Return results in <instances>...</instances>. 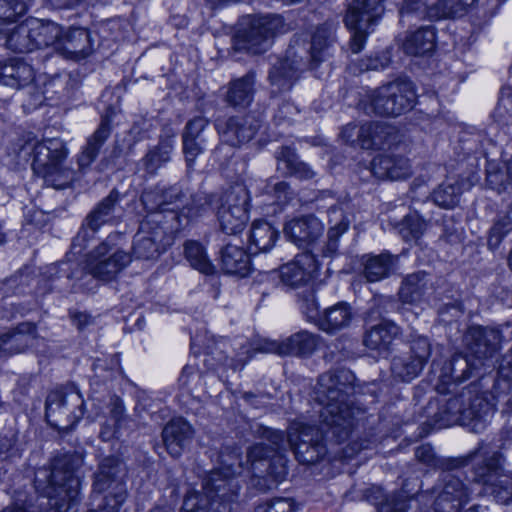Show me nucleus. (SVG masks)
<instances>
[{
	"label": "nucleus",
	"mask_w": 512,
	"mask_h": 512,
	"mask_svg": "<svg viewBox=\"0 0 512 512\" xmlns=\"http://www.w3.org/2000/svg\"><path fill=\"white\" fill-rule=\"evenodd\" d=\"M34 326L23 324L17 332L0 336V356L22 352L26 346L35 340Z\"/></svg>",
	"instance_id": "29"
},
{
	"label": "nucleus",
	"mask_w": 512,
	"mask_h": 512,
	"mask_svg": "<svg viewBox=\"0 0 512 512\" xmlns=\"http://www.w3.org/2000/svg\"><path fill=\"white\" fill-rule=\"evenodd\" d=\"M52 479H53V481L56 479V472L55 471L52 472Z\"/></svg>",
	"instance_id": "64"
},
{
	"label": "nucleus",
	"mask_w": 512,
	"mask_h": 512,
	"mask_svg": "<svg viewBox=\"0 0 512 512\" xmlns=\"http://www.w3.org/2000/svg\"><path fill=\"white\" fill-rule=\"evenodd\" d=\"M431 449L429 447L422 446L417 449L416 456L421 460H428Z\"/></svg>",
	"instance_id": "57"
},
{
	"label": "nucleus",
	"mask_w": 512,
	"mask_h": 512,
	"mask_svg": "<svg viewBox=\"0 0 512 512\" xmlns=\"http://www.w3.org/2000/svg\"><path fill=\"white\" fill-rule=\"evenodd\" d=\"M460 188L452 183L442 184L433 193L434 202L444 208H453L459 202Z\"/></svg>",
	"instance_id": "41"
},
{
	"label": "nucleus",
	"mask_w": 512,
	"mask_h": 512,
	"mask_svg": "<svg viewBox=\"0 0 512 512\" xmlns=\"http://www.w3.org/2000/svg\"><path fill=\"white\" fill-rule=\"evenodd\" d=\"M83 415V411H82V408L79 409V412L78 414H75L73 417H74V421H77L78 419H80Z\"/></svg>",
	"instance_id": "60"
},
{
	"label": "nucleus",
	"mask_w": 512,
	"mask_h": 512,
	"mask_svg": "<svg viewBox=\"0 0 512 512\" xmlns=\"http://www.w3.org/2000/svg\"><path fill=\"white\" fill-rule=\"evenodd\" d=\"M106 467H107L106 462L102 463V465L100 467V471L96 475L95 484H94L96 489H99V490L103 489L105 481L109 480L111 477L110 472L106 471Z\"/></svg>",
	"instance_id": "54"
},
{
	"label": "nucleus",
	"mask_w": 512,
	"mask_h": 512,
	"mask_svg": "<svg viewBox=\"0 0 512 512\" xmlns=\"http://www.w3.org/2000/svg\"><path fill=\"white\" fill-rule=\"evenodd\" d=\"M297 505L291 498H275L259 504L254 512H296Z\"/></svg>",
	"instance_id": "44"
},
{
	"label": "nucleus",
	"mask_w": 512,
	"mask_h": 512,
	"mask_svg": "<svg viewBox=\"0 0 512 512\" xmlns=\"http://www.w3.org/2000/svg\"><path fill=\"white\" fill-rule=\"evenodd\" d=\"M231 456L222 460V467L213 470L202 480L203 494L189 493L184 499L180 512H211L209 505L217 512H228L234 502L239 485L234 480L236 474H241L245 468L239 465L232 470Z\"/></svg>",
	"instance_id": "3"
},
{
	"label": "nucleus",
	"mask_w": 512,
	"mask_h": 512,
	"mask_svg": "<svg viewBox=\"0 0 512 512\" xmlns=\"http://www.w3.org/2000/svg\"><path fill=\"white\" fill-rule=\"evenodd\" d=\"M3 512H25L22 507L5 509Z\"/></svg>",
	"instance_id": "58"
},
{
	"label": "nucleus",
	"mask_w": 512,
	"mask_h": 512,
	"mask_svg": "<svg viewBox=\"0 0 512 512\" xmlns=\"http://www.w3.org/2000/svg\"><path fill=\"white\" fill-rule=\"evenodd\" d=\"M509 264H510V267L512 268V251H511V254H510V257H509Z\"/></svg>",
	"instance_id": "63"
},
{
	"label": "nucleus",
	"mask_w": 512,
	"mask_h": 512,
	"mask_svg": "<svg viewBox=\"0 0 512 512\" xmlns=\"http://www.w3.org/2000/svg\"><path fill=\"white\" fill-rule=\"evenodd\" d=\"M192 436V428L182 418L171 420L163 429V441L167 451L178 457L188 445Z\"/></svg>",
	"instance_id": "20"
},
{
	"label": "nucleus",
	"mask_w": 512,
	"mask_h": 512,
	"mask_svg": "<svg viewBox=\"0 0 512 512\" xmlns=\"http://www.w3.org/2000/svg\"><path fill=\"white\" fill-rule=\"evenodd\" d=\"M267 448L259 443L251 447L247 454V471H252L255 475L259 476L263 472V467L266 468V474L272 478L276 483L283 481L287 474L285 460L282 455L271 456Z\"/></svg>",
	"instance_id": "13"
},
{
	"label": "nucleus",
	"mask_w": 512,
	"mask_h": 512,
	"mask_svg": "<svg viewBox=\"0 0 512 512\" xmlns=\"http://www.w3.org/2000/svg\"><path fill=\"white\" fill-rule=\"evenodd\" d=\"M68 152L64 143L57 138L37 140L28 136L21 145L17 157L20 161L32 160L34 172L44 178L55 173Z\"/></svg>",
	"instance_id": "7"
},
{
	"label": "nucleus",
	"mask_w": 512,
	"mask_h": 512,
	"mask_svg": "<svg viewBox=\"0 0 512 512\" xmlns=\"http://www.w3.org/2000/svg\"><path fill=\"white\" fill-rule=\"evenodd\" d=\"M316 347V338L309 332L303 331L287 338L283 343H278L269 339H259L254 343L241 344L240 350L236 354V360H226L224 365L232 367L234 370L242 368L252 357V351H261L266 353L278 354H308Z\"/></svg>",
	"instance_id": "8"
},
{
	"label": "nucleus",
	"mask_w": 512,
	"mask_h": 512,
	"mask_svg": "<svg viewBox=\"0 0 512 512\" xmlns=\"http://www.w3.org/2000/svg\"><path fill=\"white\" fill-rule=\"evenodd\" d=\"M125 499L126 491L121 486L113 497L106 498L105 507L101 508L100 510H91L89 512H118L120 505L125 501Z\"/></svg>",
	"instance_id": "50"
},
{
	"label": "nucleus",
	"mask_w": 512,
	"mask_h": 512,
	"mask_svg": "<svg viewBox=\"0 0 512 512\" xmlns=\"http://www.w3.org/2000/svg\"><path fill=\"white\" fill-rule=\"evenodd\" d=\"M5 240L4 234L0 231V244H2Z\"/></svg>",
	"instance_id": "61"
},
{
	"label": "nucleus",
	"mask_w": 512,
	"mask_h": 512,
	"mask_svg": "<svg viewBox=\"0 0 512 512\" xmlns=\"http://www.w3.org/2000/svg\"><path fill=\"white\" fill-rule=\"evenodd\" d=\"M109 135V127L106 123H102L92 138L89 139L87 146L79 156V165L84 168L88 166L96 156L98 148L107 139Z\"/></svg>",
	"instance_id": "38"
},
{
	"label": "nucleus",
	"mask_w": 512,
	"mask_h": 512,
	"mask_svg": "<svg viewBox=\"0 0 512 512\" xmlns=\"http://www.w3.org/2000/svg\"><path fill=\"white\" fill-rule=\"evenodd\" d=\"M66 410V401L62 394L55 392L48 395L46 401V418L51 425L58 427L59 424L52 418L56 412L59 411L64 414Z\"/></svg>",
	"instance_id": "45"
},
{
	"label": "nucleus",
	"mask_w": 512,
	"mask_h": 512,
	"mask_svg": "<svg viewBox=\"0 0 512 512\" xmlns=\"http://www.w3.org/2000/svg\"><path fill=\"white\" fill-rule=\"evenodd\" d=\"M324 232V224L313 215L293 218L285 224L284 234L298 247L316 242Z\"/></svg>",
	"instance_id": "15"
},
{
	"label": "nucleus",
	"mask_w": 512,
	"mask_h": 512,
	"mask_svg": "<svg viewBox=\"0 0 512 512\" xmlns=\"http://www.w3.org/2000/svg\"><path fill=\"white\" fill-rule=\"evenodd\" d=\"M385 0H349L345 25L351 31V50L358 53L364 47L367 36L384 14Z\"/></svg>",
	"instance_id": "6"
},
{
	"label": "nucleus",
	"mask_w": 512,
	"mask_h": 512,
	"mask_svg": "<svg viewBox=\"0 0 512 512\" xmlns=\"http://www.w3.org/2000/svg\"><path fill=\"white\" fill-rule=\"evenodd\" d=\"M486 171V182L490 189L500 195L512 194V161H488Z\"/></svg>",
	"instance_id": "22"
},
{
	"label": "nucleus",
	"mask_w": 512,
	"mask_h": 512,
	"mask_svg": "<svg viewBox=\"0 0 512 512\" xmlns=\"http://www.w3.org/2000/svg\"><path fill=\"white\" fill-rule=\"evenodd\" d=\"M221 265L227 274L244 277L250 272V256L239 246L227 244L221 252Z\"/></svg>",
	"instance_id": "27"
},
{
	"label": "nucleus",
	"mask_w": 512,
	"mask_h": 512,
	"mask_svg": "<svg viewBox=\"0 0 512 512\" xmlns=\"http://www.w3.org/2000/svg\"><path fill=\"white\" fill-rule=\"evenodd\" d=\"M219 131L223 133V136L227 142L231 145L241 144L249 141L253 138L257 127L253 126L247 119L240 122L236 119H231L227 123L225 130H222L221 123L217 124Z\"/></svg>",
	"instance_id": "31"
},
{
	"label": "nucleus",
	"mask_w": 512,
	"mask_h": 512,
	"mask_svg": "<svg viewBox=\"0 0 512 512\" xmlns=\"http://www.w3.org/2000/svg\"><path fill=\"white\" fill-rule=\"evenodd\" d=\"M290 29L282 16L265 15L254 16L249 19L247 29L241 35L244 48L252 53H261L271 44L272 38Z\"/></svg>",
	"instance_id": "11"
},
{
	"label": "nucleus",
	"mask_w": 512,
	"mask_h": 512,
	"mask_svg": "<svg viewBox=\"0 0 512 512\" xmlns=\"http://www.w3.org/2000/svg\"><path fill=\"white\" fill-rule=\"evenodd\" d=\"M390 62L388 51L382 52L380 55L370 57L361 65V71L384 69Z\"/></svg>",
	"instance_id": "49"
},
{
	"label": "nucleus",
	"mask_w": 512,
	"mask_h": 512,
	"mask_svg": "<svg viewBox=\"0 0 512 512\" xmlns=\"http://www.w3.org/2000/svg\"><path fill=\"white\" fill-rule=\"evenodd\" d=\"M469 336L477 337V342L475 344V347L472 348V350L476 354H479V357H486L487 355H491L492 352L495 350L494 347H489V345L486 343L488 336H492L493 339L497 338V335L494 331H488L484 328L477 327L472 328L469 331L467 338Z\"/></svg>",
	"instance_id": "42"
},
{
	"label": "nucleus",
	"mask_w": 512,
	"mask_h": 512,
	"mask_svg": "<svg viewBox=\"0 0 512 512\" xmlns=\"http://www.w3.org/2000/svg\"><path fill=\"white\" fill-rule=\"evenodd\" d=\"M185 255L193 268L204 274H211L214 266L207 258L203 247L194 241H189L185 245Z\"/></svg>",
	"instance_id": "37"
},
{
	"label": "nucleus",
	"mask_w": 512,
	"mask_h": 512,
	"mask_svg": "<svg viewBox=\"0 0 512 512\" xmlns=\"http://www.w3.org/2000/svg\"><path fill=\"white\" fill-rule=\"evenodd\" d=\"M288 190V185L285 182H279L275 185V194L278 199L281 200L282 194H284V198H286V193Z\"/></svg>",
	"instance_id": "55"
},
{
	"label": "nucleus",
	"mask_w": 512,
	"mask_h": 512,
	"mask_svg": "<svg viewBox=\"0 0 512 512\" xmlns=\"http://www.w3.org/2000/svg\"><path fill=\"white\" fill-rule=\"evenodd\" d=\"M333 34V28L330 25H323L317 29L311 39L309 52L305 48L301 51L291 46L287 51V57L275 65L270 72V80L272 85L278 86L280 89H289L292 85V79L295 73L303 65L304 58L309 60L312 65L323 61L329 54L330 40Z\"/></svg>",
	"instance_id": "4"
},
{
	"label": "nucleus",
	"mask_w": 512,
	"mask_h": 512,
	"mask_svg": "<svg viewBox=\"0 0 512 512\" xmlns=\"http://www.w3.org/2000/svg\"><path fill=\"white\" fill-rule=\"evenodd\" d=\"M192 371V368L185 367L182 372L181 381H183L184 384H186V381H184L185 375Z\"/></svg>",
	"instance_id": "59"
},
{
	"label": "nucleus",
	"mask_w": 512,
	"mask_h": 512,
	"mask_svg": "<svg viewBox=\"0 0 512 512\" xmlns=\"http://www.w3.org/2000/svg\"><path fill=\"white\" fill-rule=\"evenodd\" d=\"M89 33L84 28H74L64 36H58L55 50L62 53H85Z\"/></svg>",
	"instance_id": "30"
},
{
	"label": "nucleus",
	"mask_w": 512,
	"mask_h": 512,
	"mask_svg": "<svg viewBox=\"0 0 512 512\" xmlns=\"http://www.w3.org/2000/svg\"><path fill=\"white\" fill-rule=\"evenodd\" d=\"M477 0H405L399 9L400 22L410 18L430 20L460 18L470 13Z\"/></svg>",
	"instance_id": "5"
},
{
	"label": "nucleus",
	"mask_w": 512,
	"mask_h": 512,
	"mask_svg": "<svg viewBox=\"0 0 512 512\" xmlns=\"http://www.w3.org/2000/svg\"><path fill=\"white\" fill-rule=\"evenodd\" d=\"M399 334V327L389 321H383L368 330L364 344L367 348L377 351L380 355L387 352L389 345Z\"/></svg>",
	"instance_id": "23"
},
{
	"label": "nucleus",
	"mask_w": 512,
	"mask_h": 512,
	"mask_svg": "<svg viewBox=\"0 0 512 512\" xmlns=\"http://www.w3.org/2000/svg\"><path fill=\"white\" fill-rule=\"evenodd\" d=\"M424 278L425 274L422 272L405 278L399 291L400 299L404 305H413L421 300L426 285Z\"/></svg>",
	"instance_id": "36"
},
{
	"label": "nucleus",
	"mask_w": 512,
	"mask_h": 512,
	"mask_svg": "<svg viewBox=\"0 0 512 512\" xmlns=\"http://www.w3.org/2000/svg\"><path fill=\"white\" fill-rule=\"evenodd\" d=\"M426 223L416 213L408 215L402 224L401 233L403 237L408 240L417 239L424 231Z\"/></svg>",
	"instance_id": "43"
},
{
	"label": "nucleus",
	"mask_w": 512,
	"mask_h": 512,
	"mask_svg": "<svg viewBox=\"0 0 512 512\" xmlns=\"http://www.w3.org/2000/svg\"><path fill=\"white\" fill-rule=\"evenodd\" d=\"M512 232V201L502 209L497 216V219L492 226L489 237L488 246L491 250L499 247L501 241L505 236Z\"/></svg>",
	"instance_id": "32"
},
{
	"label": "nucleus",
	"mask_w": 512,
	"mask_h": 512,
	"mask_svg": "<svg viewBox=\"0 0 512 512\" xmlns=\"http://www.w3.org/2000/svg\"><path fill=\"white\" fill-rule=\"evenodd\" d=\"M329 222L331 227L328 232L327 252L332 254L337 250L338 238L347 231L350 221L341 207H334L329 210Z\"/></svg>",
	"instance_id": "35"
},
{
	"label": "nucleus",
	"mask_w": 512,
	"mask_h": 512,
	"mask_svg": "<svg viewBox=\"0 0 512 512\" xmlns=\"http://www.w3.org/2000/svg\"><path fill=\"white\" fill-rule=\"evenodd\" d=\"M17 86H25L34 80V70L33 68L23 62L20 59H17Z\"/></svg>",
	"instance_id": "51"
},
{
	"label": "nucleus",
	"mask_w": 512,
	"mask_h": 512,
	"mask_svg": "<svg viewBox=\"0 0 512 512\" xmlns=\"http://www.w3.org/2000/svg\"><path fill=\"white\" fill-rule=\"evenodd\" d=\"M67 480H68L69 482H71V483H74V482H75V483L77 484V481H75V480H73V479H72L71 474H69V476H68Z\"/></svg>",
	"instance_id": "62"
},
{
	"label": "nucleus",
	"mask_w": 512,
	"mask_h": 512,
	"mask_svg": "<svg viewBox=\"0 0 512 512\" xmlns=\"http://www.w3.org/2000/svg\"><path fill=\"white\" fill-rule=\"evenodd\" d=\"M277 159L278 170L283 174L296 175L303 179H309L314 176L312 169L306 163L300 162L290 150H283Z\"/></svg>",
	"instance_id": "34"
},
{
	"label": "nucleus",
	"mask_w": 512,
	"mask_h": 512,
	"mask_svg": "<svg viewBox=\"0 0 512 512\" xmlns=\"http://www.w3.org/2000/svg\"><path fill=\"white\" fill-rule=\"evenodd\" d=\"M398 258L388 253L367 255L363 258L364 276L369 282H377L388 277L394 270Z\"/></svg>",
	"instance_id": "28"
},
{
	"label": "nucleus",
	"mask_w": 512,
	"mask_h": 512,
	"mask_svg": "<svg viewBox=\"0 0 512 512\" xmlns=\"http://www.w3.org/2000/svg\"><path fill=\"white\" fill-rule=\"evenodd\" d=\"M174 148V140L167 138L162 140L156 149L149 152L147 155V166L148 169L154 171L162 163L167 162L170 159V154Z\"/></svg>",
	"instance_id": "40"
},
{
	"label": "nucleus",
	"mask_w": 512,
	"mask_h": 512,
	"mask_svg": "<svg viewBox=\"0 0 512 512\" xmlns=\"http://www.w3.org/2000/svg\"><path fill=\"white\" fill-rule=\"evenodd\" d=\"M163 234L162 228L157 227L150 231L148 223L143 222L135 236L133 245L135 258L145 260L156 258L165 249V246L170 244L168 238L163 242Z\"/></svg>",
	"instance_id": "16"
},
{
	"label": "nucleus",
	"mask_w": 512,
	"mask_h": 512,
	"mask_svg": "<svg viewBox=\"0 0 512 512\" xmlns=\"http://www.w3.org/2000/svg\"><path fill=\"white\" fill-rule=\"evenodd\" d=\"M318 263L309 252L300 253L279 270L281 282L291 288L307 284L317 273Z\"/></svg>",
	"instance_id": "14"
},
{
	"label": "nucleus",
	"mask_w": 512,
	"mask_h": 512,
	"mask_svg": "<svg viewBox=\"0 0 512 512\" xmlns=\"http://www.w3.org/2000/svg\"><path fill=\"white\" fill-rule=\"evenodd\" d=\"M131 262V257L121 250H113L108 243L101 244L90 256L91 274L101 281L108 282Z\"/></svg>",
	"instance_id": "12"
},
{
	"label": "nucleus",
	"mask_w": 512,
	"mask_h": 512,
	"mask_svg": "<svg viewBox=\"0 0 512 512\" xmlns=\"http://www.w3.org/2000/svg\"><path fill=\"white\" fill-rule=\"evenodd\" d=\"M416 93L409 80H397L375 91L372 104L378 114L397 116L415 103Z\"/></svg>",
	"instance_id": "10"
},
{
	"label": "nucleus",
	"mask_w": 512,
	"mask_h": 512,
	"mask_svg": "<svg viewBox=\"0 0 512 512\" xmlns=\"http://www.w3.org/2000/svg\"><path fill=\"white\" fill-rule=\"evenodd\" d=\"M414 357L409 363L394 361L392 372L403 381L409 382L414 379L423 369L430 354V344L427 338L420 337L412 345Z\"/></svg>",
	"instance_id": "19"
},
{
	"label": "nucleus",
	"mask_w": 512,
	"mask_h": 512,
	"mask_svg": "<svg viewBox=\"0 0 512 512\" xmlns=\"http://www.w3.org/2000/svg\"><path fill=\"white\" fill-rule=\"evenodd\" d=\"M278 238L275 228L266 221H254L249 233L248 251L256 255L270 250Z\"/></svg>",
	"instance_id": "24"
},
{
	"label": "nucleus",
	"mask_w": 512,
	"mask_h": 512,
	"mask_svg": "<svg viewBox=\"0 0 512 512\" xmlns=\"http://www.w3.org/2000/svg\"><path fill=\"white\" fill-rule=\"evenodd\" d=\"M197 139L189 134H183V150L188 166H191L196 156L201 152V144Z\"/></svg>",
	"instance_id": "48"
},
{
	"label": "nucleus",
	"mask_w": 512,
	"mask_h": 512,
	"mask_svg": "<svg viewBox=\"0 0 512 512\" xmlns=\"http://www.w3.org/2000/svg\"><path fill=\"white\" fill-rule=\"evenodd\" d=\"M108 412L110 414V421L112 422L111 426L110 424H106L102 431L101 436L104 440H109L114 436L116 433V429L119 426L123 416H124V407L122 404V401L115 397L111 398L110 404L107 407Z\"/></svg>",
	"instance_id": "39"
},
{
	"label": "nucleus",
	"mask_w": 512,
	"mask_h": 512,
	"mask_svg": "<svg viewBox=\"0 0 512 512\" xmlns=\"http://www.w3.org/2000/svg\"><path fill=\"white\" fill-rule=\"evenodd\" d=\"M476 476L477 481L485 485L486 493L494 495L498 502L507 503L509 501L511 494L506 487H503L505 480H500L503 475L499 455H493L486 467L476 472Z\"/></svg>",
	"instance_id": "18"
},
{
	"label": "nucleus",
	"mask_w": 512,
	"mask_h": 512,
	"mask_svg": "<svg viewBox=\"0 0 512 512\" xmlns=\"http://www.w3.org/2000/svg\"><path fill=\"white\" fill-rule=\"evenodd\" d=\"M351 308L346 303H338L326 309L317 319L318 327L327 332L334 333L348 327L352 321Z\"/></svg>",
	"instance_id": "25"
},
{
	"label": "nucleus",
	"mask_w": 512,
	"mask_h": 512,
	"mask_svg": "<svg viewBox=\"0 0 512 512\" xmlns=\"http://www.w3.org/2000/svg\"><path fill=\"white\" fill-rule=\"evenodd\" d=\"M17 58L0 62V84L5 86H17Z\"/></svg>",
	"instance_id": "47"
},
{
	"label": "nucleus",
	"mask_w": 512,
	"mask_h": 512,
	"mask_svg": "<svg viewBox=\"0 0 512 512\" xmlns=\"http://www.w3.org/2000/svg\"><path fill=\"white\" fill-rule=\"evenodd\" d=\"M115 203V198L110 194L104 201H102L97 209L91 215V224L97 228L101 223L108 221V216Z\"/></svg>",
	"instance_id": "46"
},
{
	"label": "nucleus",
	"mask_w": 512,
	"mask_h": 512,
	"mask_svg": "<svg viewBox=\"0 0 512 512\" xmlns=\"http://www.w3.org/2000/svg\"><path fill=\"white\" fill-rule=\"evenodd\" d=\"M354 375L349 370L329 372L320 376L315 388V399L320 406L321 425L318 428L292 423L287 442L302 463H315L319 459V445L325 440L341 442L348 437L353 412L347 404L352 391Z\"/></svg>",
	"instance_id": "1"
},
{
	"label": "nucleus",
	"mask_w": 512,
	"mask_h": 512,
	"mask_svg": "<svg viewBox=\"0 0 512 512\" xmlns=\"http://www.w3.org/2000/svg\"><path fill=\"white\" fill-rule=\"evenodd\" d=\"M217 210L221 229L227 234H237L245 228L249 220V194L243 185H236L215 200L206 201Z\"/></svg>",
	"instance_id": "9"
},
{
	"label": "nucleus",
	"mask_w": 512,
	"mask_h": 512,
	"mask_svg": "<svg viewBox=\"0 0 512 512\" xmlns=\"http://www.w3.org/2000/svg\"><path fill=\"white\" fill-rule=\"evenodd\" d=\"M436 33L432 26L421 27L409 33L402 42V48L409 55H424L433 51Z\"/></svg>",
	"instance_id": "26"
},
{
	"label": "nucleus",
	"mask_w": 512,
	"mask_h": 512,
	"mask_svg": "<svg viewBox=\"0 0 512 512\" xmlns=\"http://www.w3.org/2000/svg\"><path fill=\"white\" fill-rule=\"evenodd\" d=\"M485 407H486V410L484 411L483 415L475 413L471 417L472 428L476 432L481 430V429H483L484 426H485V423L487 422V418L489 416L490 408L488 407L487 404L485 405Z\"/></svg>",
	"instance_id": "53"
},
{
	"label": "nucleus",
	"mask_w": 512,
	"mask_h": 512,
	"mask_svg": "<svg viewBox=\"0 0 512 512\" xmlns=\"http://www.w3.org/2000/svg\"><path fill=\"white\" fill-rule=\"evenodd\" d=\"M371 166L373 174L378 178L399 180L410 174L409 161L403 157L377 156L373 159Z\"/></svg>",
	"instance_id": "21"
},
{
	"label": "nucleus",
	"mask_w": 512,
	"mask_h": 512,
	"mask_svg": "<svg viewBox=\"0 0 512 512\" xmlns=\"http://www.w3.org/2000/svg\"><path fill=\"white\" fill-rule=\"evenodd\" d=\"M27 8V0H0V34L5 35L7 48L18 52H31L48 46L56 48L62 29L54 22L29 18L13 28L5 27L14 24Z\"/></svg>",
	"instance_id": "2"
},
{
	"label": "nucleus",
	"mask_w": 512,
	"mask_h": 512,
	"mask_svg": "<svg viewBox=\"0 0 512 512\" xmlns=\"http://www.w3.org/2000/svg\"><path fill=\"white\" fill-rule=\"evenodd\" d=\"M207 122L203 117H196L188 122L184 134L198 138L205 128Z\"/></svg>",
	"instance_id": "52"
},
{
	"label": "nucleus",
	"mask_w": 512,
	"mask_h": 512,
	"mask_svg": "<svg viewBox=\"0 0 512 512\" xmlns=\"http://www.w3.org/2000/svg\"><path fill=\"white\" fill-rule=\"evenodd\" d=\"M386 127L378 124H366L358 128L355 124L346 125L341 137L346 142H357L364 149L380 148L388 132Z\"/></svg>",
	"instance_id": "17"
},
{
	"label": "nucleus",
	"mask_w": 512,
	"mask_h": 512,
	"mask_svg": "<svg viewBox=\"0 0 512 512\" xmlns=\"http://www.w3.org/2000/svg\"><path fill=\"white\" fill-rule=\"evenodd\" d=\"M254 79L246 75L230 84L227 100L234 106H246L252 101Z\"/></svg>",
	"instance_id": "33"
},
{
	"label": "nucleus",
	"mask_w": 512,
	"mask_h": 512,
	"mask_svg": "<svg viewBox=\"0 0 512 512\" xmlns=\"http://www.w3.org/2000/svg\"><path fill=\"white\" fill-rule=\"evenodd\" d=\"M267 433L269 434V438L271 439L272 443L275 445V446H279L280 443L283 442V435L280 433V432H277V431H270L268 430Z\"/></svg>",
	"instance_id": "56"
}]
</instances>
